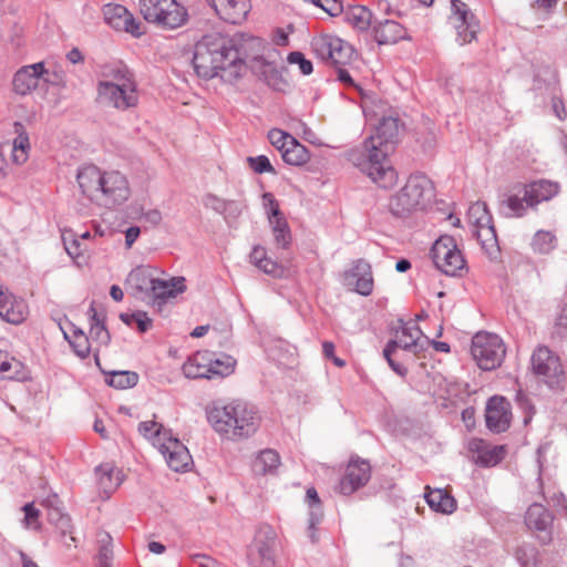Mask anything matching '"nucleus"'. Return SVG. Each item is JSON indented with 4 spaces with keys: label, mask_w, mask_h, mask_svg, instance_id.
<instances>
[{
    "label": "nucleus",
    "mask_w": 567,
    "mask_h": 567,
    "mask_svg": "<svg viewBox=\"0 0 567 567\" xmlns=\"http://www.w3.org/2000/svg\"><path fill=\"white\" fill-rule=\"evenodd\" d=\"M347 21L359 31H368L372 28V12L363 6H353L346 11Z\"/></svg>",
    "instance_id": "ea45409f"
},
{
    "label": "nucleus",
    "mask_w": 567,
    "mask_h": 567,
    "mask_svg": "<svg viewBox=\"0 0 567 567\" xmlns=\"http://www.w3.org/2000/svg\"><path fill=\"white\" fill-rule=\"evenodd\" d=\"M431 255L435 267L447 276H462L465 259L452 236H441L432 246Z\"/></svg>",
    "instance_id": "6e6552de"
},
{
    "label": "nucleus",
    "mask_w": 567,
    "mask_h": 567,
    "mask_svg": "<svg viewBox=\"0 0 567 567\" xmlns=\"http://www.w3.org/2000/svg\"><path fill=\"white\" fill-rule=\"evenodd\" d=\"M206 208L213 209L216 213H224L227 207L226 200L217 197L216 195L208 194L204 197L203 200Z\"/></svg>",
    "instance_id": "bf43d9fd"
},
{
    "label": "nucleus",
    "mask_w": 567,
    "mask_h": 567,
    "mask_svg": "<svg viewBox=\"0 0 567 567\" xmlns=\"http://www.w3.org/2000/svg\"><path fill=\"white\" fill-rule=\"evenodd\" d=\"M529 204L537 207L543 202H548L560 192V185L557 182L548 179H538L524 185Z\"/></svg>",
    "instance_id": "b1692460"
},
{
    "label": "nucleus",
    "mask_w": 567,
    "mask_h": 567,
    "mask_svg": "<svg viewBox=\"0 0 567 567\" xmlns=\"http://www.w3.org/2000/svg\"><path fill=\"white\" fill-rule=\"evenodd\" d=\"M141 229L137 226H132L125 231V245L131 248L135 240L138 238Z\"/></svg>",
    "instance_id": "338daca9"
},
{
    "label": "nucleus",
    "mask_w": 567,
    "mask_h": 567,
    "mask_svg": "<svg viewBox=\"0 0 567 567\" xmlns=\"http://www.w3.org/2000/svg\"><path fill=\"white\" fill-rule=\"evenodd\" d=\"M22 363L16 358H9L4 353H0V372L9 379H19Z\"/></svg>",
    "instance_id": "de8ad7c7"
},
{
    "label": "nucleus",
    "mask_w": 567,
    "mask_h": 567,
    "mask_svg": "<svg viewBox=\"0 0 567 567\" xmlns=\"http://www.w3.org/2000/svg\"><path fill=\"white\" fill-rule=\"evenodd\" d=\"M291 138H293L292 135L279 128H272L268 132V140L270 144L276 147L280 154L287 146H289L288 141Z\"/></svg>",
    "instance_id": "3c124183"
},
{
    "label": "nucleus",
    "mask_w": 567,
    "mask_h": 567,
    "mask_svg": "<svg viewBox=\"0 0 567 567\" xmlns=\"http://www.w3.org/2000/svg\"><path fill=\"white\" fill-rule=\"evenodd\" d=\"M259 426V416L246 403L237 402V411L231 417V432L228 436L243 439L252 435Z\"/></svg>",
    "instance_id": "6ab92c4d"
},
{
    "label": "nucleus",
    "mask_w": 567,
    "mask_h": 567,
    "mask_svg": "<svg viewBox=\"0 0 567 567\" xmlns=\"http://www.w3.org/2000/svg\"><path fill=\"white\" fill-rule=\"evenodd\" d=\"M401 131L400 121L395 117H383L375 133L367 138L360 147L348 153V159L381 188L395 185L398 174L389 155L394 150Z\"/></svg>",
    "instance_id": "f257e3e1"
},
{
    "label": "nucleus",
    "mask_w": 567,
    "mask_h": 567,
    "mask_svg": "<svg viewBox=\"0 0 567 567\" xmlns=\"http://www.w3.org/2000/svg\"><path fill=\"white\" fill-rule=\"evenodd\" d=\"M213 9L224 21L237 24L246 19L250 4L248 0H224Z\"/></svg>",
    "instance_id": "393cba45"
},
{
    "label": "nucleus",
    "mask_w": 567,
    "mask_h": 567,
    "mask_svg": "<svg viewBox=\"0 0 567 567\" xmlns=\"http://www.w3.org/2000/svg\"><path fill=\"white\" fill-rule=\"evenodd\" d=\"M63 244L68 255L75 259L81 255L80 240L72 233L63 234Z\"/></svg>",
    "instance_id": "864d4df0"
},
{
    "label": "nucleus",
    "mask_w": 567,
    "mask_h": 567,
    "mask_svg": "<svg viewBox=\"0 0 567 567\" xmlns=\"http://www.w3.org/2000/svg\"><path fill=\"white\" fill-rule=\"evenodd\" d=\"M236 411L237 402L228 404L216 403L207 409V420L217 433L229 435V432H231V417H234Z\"/></svg>",
    "instance_id": "4be33fe9"
},
{
    "label": "nucleus",
    "mask_w": 567,
    "mask_h": 567,
    "mask_svg": "<svg viewBox=\"0 0 567 567\" xmlns=\"http://www.w3.org/2000/svg\"><path fill=\"white\" fill-rule=\"evenodd\" d=\"M277 536L275 530L265 526L255 535L254 542L248 549V561L252 567L276 566Z\"/></svg>",
    "instance_id": "9b49d317"
},
{
    "label": "nucleus",
    "mask_w": 567,
    "mask_h": 567,
    "mask_svg": "<svg viewBox=\"0 0 567 567\" xmlns=\"http://www.w3.org/2000/svg\"><path fill=\"white\" fill-rule=\"evenodd\" d=\"M105 22L117 31H125L134 37L143 34L142 24L121 4L109 3L103 8Z\"/></svg>",
    "instance_id": "2eb2a0df"
},
{
    "label": "nucleus",
    "mask_w": 567,
    "mask_h": 567,
    "mask_svg": "<svg viewBox=\"0 0 567 567\" xmlns=\"http://www.w3.org/2000/svg\"><path fill=\"white\" fill-rule=\"evenodd\" d=\"M350 276L355 279V291L362 296L371 295L373 290V277L371 266L368 261L359 259L355 261Z\"/></svg>",
    "instance_id": "cd10ccee"
},
{
    "label": "nucleus",
    "mask_w": 567,
    "mask_h": 567,
    "mask_svg": "<svg viewBox=\"0 0 567 567\" xmlns=\"http://www.w3.org/2000/svg\"><path fill=\"white\" fill-rule=\"evenodd\" d=\"M154 279L152 270L148 267L140 266L128 274L126 282L136 292L148 293Z\"/></svg>",
    "instance_id": "e433bc0d"
},
{
    "label": "nucleus",
    "mask_w": 567,
    "mask_h": 567,
    "mask_svg": "<svg viewBox=\"0 0 567 567\" xmlns=\"http://www.w3.org/2000/svg\"><path fill=\"white\" fill-rule=\"evenodd\" d=\"M249 167L257 174L270 173L276 175L277 172L266 155L247 158Z\"/></svg>",
    "instance_id": "09e8293b"
},
{
    "label": "nucleus",
    "mask_w": 567,
    "mask_h": 567,
    "mask_svg": "<svg viewBox=\"0 0 567 567\" xmlns=\"http://www.w3.org/2000/svg\"><path fill=\"white\" fill-rule=\"evenodd\" d=\"M449 23L456 31V41L461 44L471 43L481 30L480 21L468 6L461 0H452Z\"/></svg>",
    "instance_id": "9d476101"
},
{
    "label": "nucleus",
    "mask_w": 567,
    "mask_h": 567,
    "mask_svg": "<svg viewBox=\"0 0 567 567\" xmlns=\"http://www.w3.org/2000/svg\"><path fill=\"white\" fill-rule=\"evenodd\" d=\"M529 246L536 255H549L558 247V238L551 230L539 229L533 235Z\"/></svg>",
    "instance_id": "473e14b6"
},
{
    "label": "nucleus",
    "mask_w": 567,
    "mask_h": 567,
    "mask_svg": "<svg viewBox=\"0 0 567 567\" xmlns=\"http://www.w3.org/2000/svg\"><path fill=\"white\" fill-rule=\"evenodd\" d=\"M275 243L278 247L288 248L291 243V234L289 227L284 229H276L272 231Z\"/></svg>",
    "instance_id": "052dcab7"
},
{
    "label": "nucleus",
    "mask_w": 567,
    "mask_h": 567,
    "mask_svg": "<svg viewBox=\"0 0 567 567\" xmlns=\"http://www.w3.org/2000/svg\"><path fill=\"white\" fill-rule=\"evenodd\" d=\"M207 354L197 352L183 364V373L188 379H209Z\"/></svg>",
    "instance_id": "c9c22d12"
},
{
    "label": "nucleus",
    "mask_w": 567,
    "mask_h": 567,
    "mask_svg": "<svg viewBox=\"0 0 567 567\" xmlns=\"http://www.w3.org/2000/svg\"><path fill=\"white\" fill-rule=\"evenodd\" d=\"M472 228L473 235L477 238L484 249L488 250L496 247L497 238L491 214L472 224Z\"/></svg>",
    "instance_id": "c85d7f7f"
},
{
    "label": "nucleus",
    "mask_w": 567,
    "mask_h": 567,
    "mask_svg": "<svg viewBox=\"0 0 567 567\" xmlns=\"http://www.w3.org/2000/svg\"><path fill=\"white\" fill-rule=\"evenodd\" d=\"M316 54L334 66L346 65L352 60V45L338 37H323L312 43Z\"/></svg>",
    "instance_id": "f8f14e48"
},
{
    "label": "nucleus",
    "mask_w": 567,
    "mask_h": 567,
    "mask_svg": "<svg viewBox=\"0 0 567 567\" xmlns=\"http://www.w3.org/2000/svg\"><path fill=\"white\" fill-rule=\"evenodd\" d=\"M487 427L494 433L505 432L512 421L509 402L503 396H493L488 400L485 411Z\"/></svg>",
    "instance_id": "dca6fc26"
},
{
    "label": "nucleus",
    "mask_w": 567,
    "mask_h": 567,
    "mask_svg": "<svg viewBox=\"0 0 567 567\" xmlns=\"http://www.w3.org/2000/svg\"><path fill=\"white\" fill-rule=\"evenodd\" d=\"M95 474L101 488L105 493H111L121 484L120 472L115 473V466L112 463L101 464L95 468Z\"/></svg>",
    "instance_id": "58836bf2"
},
{
    "label": "nucleus",
    "mask_w": 567,
    "mask_h": 567,
    "mask_svg": "<svg viewBox=\"0 0 567 567\" xmlns=\"http://www.w3.org/2000/svg\"><path fill=\"white\" fill-rule=\"evenodd\" d=\"M90 316V338L101 344L106 346L110 342V332L104 323V316L97 313L94 306L89 308Z\"/></svg>",
    "instance_id": "a19ab883"
},
{
    "label": "nucleus",
    "mask_w": 567,
    "mask_h": 567,
    "mask_svg": "<svg viewBox=\"0 0 567 567\" xmlns=\"http://www.w3.org/2000/svg\"><path fill=\"white\" fill-rule=\"evenodd\" d=\"M488 214H489V212L487 209L486 204L482 203V202H476L473 205H471L468 208V212H467L468 223L472 225Z\"/></svg>",
    "instance_id": "4d7b16f0"
},
{
    "label": "nucleus",
    "mask_w": 567,
    "mask_h": 567,
    "mask_svg": "<svg viewBox=\"0 0 567 567\" xmlns=\"http://www.w3.org/2000/svg\"><path fill=\"white\" fill-rule=\"evenodd\" d=\"M76 178L82 193L105 207L121 205L130 197L128 182L117 171L102 172L89 165L79 171Z\"/></svg>",
    "instance_id": "20e7f679"
},
{
    "label": "nucleus",
    "mask_w": 567,
    "mask_h": 567,
    "mask_svg": "<svg viewBox=\"0 0 567 567\" xmlns=\"http://www.w3.org/2000/svg\"><path fill=\"white\" fill-rule=\"evenodd\" d=\"M427 343L429 339L423 334L419 326L414 322H409L403 324L395 332V338L386 343L383 355L389 357L398 348L417 354L425 349Z\"/></svg>",
    "instance_id": "ddd939ff"
},
{
    "label": "nucleus",
    "mask_w": 567,
    "mask_h": 567,
    "mask_svg": "<svg viewBox=\"0 0 567 567\" xmlns=\"http://www.w3.org/2000/svg\"><path fill=\"white\" fill-rule=\"evenodd\" d=\"M262 204L268 219L282 214L279 207V203L276 200L275 196L271 193H265L262 195Z\"/></svg>",
    "instance_id": "5fc2aeb1"
},
{
    "label": "nucleus",
    "mask_w": 567,
    "mask_h": 567,
    "mask_svg": "<svg viewBox=\"0 0 567 567\" xmlns=\"http://www.w3.org/2000/svg\"><path fill=\"white\" fill-rule=\"evenodd\" d=\"M250 262L258 267L267 258L266 249L262 246H255L250 252Z\"/></svg>",
    "instance_id": "0e129e2a"
},
{
    "label": "nucleus",
    "mask_w": 567,
    "mask_h": 567,
    "mask_svg": "<svg viewBox=\"0 0 567 567\" xmlns=\"http://www.w3.org/2000/svg\"><path fill=\"white\" fill-rule=\"evenodd\" d=\"M168 467L175 472H186L193 465L188 449L176 437L165 440L158 449Z\"/></svg>",
    "instance_id": "f3484780"
},
{
    "label": "nucleus",
    "mask_w": 567,
    "mask_h": 567,
    "mask_svg": "<svg viewBox=\"0 0 567 567\" xmlns=\"http://www.w3.org/2000/svg\"><path fill=\"white\" fill-rule=\"evenodd\" d=\"M433 184L427 176L411 175L400 192L391 197L390 212L398 217H405L421 210L433 197Z\"/></svg>",
    "instance_id": "39448f33"
},
{
    "label": "nucleus",
    "mask_w": 567,
    "mask_h": 567,
    "mask_svg": "<svg viewBox=\"0 0 567 567\" xmlns=\"http://www.w3.org/2000/svg\"><path fill=\"white\" fill-rule=\"evenodd\" d=\"M371 477V466L363 460H351L346 473L338 484V492L342 495H351L364 486Z\"/></svg>",
    "instance_id": "4468645a"
},
{
    "label": "nucleus",
    "mask_w": 567,
    "mask_h": 567,
    "mask_svg": "<svg viewBox=\"0 0 567 567\" xmlns=\"http://www.w3.org/2000/svg\"><path fill=\"white\" fill-rule=\"evenodd\" d=\"M306 498L309 505L308 537L311 543L316 544L319 539L316 526L321 523L323 518V512L316 488H308L306 493Z\"/></svg>",
    "instance_id": "bb28decb"
},
{
    "label": "nucleus",
    "mask_w": 567,
    "mask_h": 567,
    "mask_svg": "<svg viewBox=\"0 0 567 567\" xmlns=\"http://www.w3.org/2000/svg\"><path fill=\"white\" fill-rule=\"evenodd\" d=\"M257 268L275 278H280L285 274L284 267L268 257Z\"/></svg>",
    "instance_id": "6e6d98bb"
},
{
    "label": "nucleus",
    "mask_w": 567,
    "mask_h": 567,
    "mask_svg": "<svg viewBox=\"0 0 567 567\" xmlns=\"http://www.w3.org/2000/svg\"><path fill=\"white\" fill-rule=\"evenodd\" d=\"M505 455L503 446H489L483 442L477 444L476 462L483 466H494L499 463Z\"/></svg>",
    "instance_id": "37998d69"
},
{
    "label": "nucleus",
    "mask_w": 567,
    "mask_h": 567,
    "mask_svg": "<svg viewBox=\"0 0 567 567\" xmlns=\"http://www.w3.org/2000/svg\"><path fill=\"white\" fill-rule=\"evenodd\" d=\"M471 353L482 370L489 371L502 364L506 350L497 334L483 331L473 337Z\"/></svg>",
    "instance_id": "0eeeda50"
},
{
    "label": "nucleus",
    "mask_w": 567,
    "mask_h": 567,
    "mask_svg": "<svg viewBox=\"0 0 567 567\" xmlns=\"http://www.w3.org/2000/svg\"><path fill=\"white\" fill-rule=\"evenodd\" d=\"M287 60L290 64H298L300 72L305 75H309L313 70L311 61L307 60L301 52L289 53Z\"/></svg>",
    "instance_id": "603ef678"
},
{
    "label": "nucleus",
    "mask_w": 567,
    "mask_h": 567,
    "mask_svg": "<svg viewBox=\"0 0 567 567\" xmlns=\"http://www.w3.org/2000/svg\"><path fill=\"white\" fill-rule=\"evenodd\" d=\"M209 367V379L214 377H227L235 370L236 360L228 354H220L216 358H207Z\"/></svg>",
    "instance_id": "79ce46f5"
},
{
    "label": "nucleus",
    "mask_w": 567,
    "mask_h": 567,
    "mask_svg": "<svg viewBox=\"0 0 567 567\" xmlns=\"http://www.w3.org/2000/svg\"><path fill=\"white\" fill-rule=\"evenodd\" d=\"M64 337L69 340L70 346L79 358L85 359L89 357L91 351L90 340L82 330L75 329L71 337L66 333H64Z\"/></svg>",
    "instance_id": "c03bdc74"
},
{
    "label": "nucleus",
    "mask_w": 567,
    "mask_h": 567,
    "mask_svg": "<svg viewBox=\"0 0 567 567\" xmlns=\"http://www.w3.org/2000/svg\"><path fill=\"white\" fill-rule=\"evenodd\" d=\"M22 511L24 512L23 526L29 529H39L41 526L39 520L40 512L34 507L33 503H27Z\"/></svg>",
    "instance_id": "8fccbe9b"
},
{
    "label": "nucleus",
    "mask_w": 567,
    "mask_h": 567,
    "mask_svg": "<svg viewBox=\"0 0 567 567\" xmlns=\"http://www.w3.org/2000/svg\"><path fill=\"white\" fill-rule=\"evenodd\" d=\"M112 558H113L112 549L109 546H102L97 554L99 563L102 566H109Z\"/></svg>",
    "instance_id": "69168bd1"
},
{
    "label": "nucleus",
    "mask_w": 567,
    "mask_h": 567,
    "mask_svg": "<svg viewBox=\"0 0 567 567\" xmlns=\"http://www.w3.org/2000/svg\"><path fill=\"white\" fill-rule=\"evenodd\" d=\"M287 146L282 153L281 158L284 162L291 166H301L310 159L309 151L306 146L300 144L295 137L288 141Z\"/></svg>",
    "instance_id": "4c0bfd02"
},
{
    "label": "nucleus",
    "mask_w": 567,
    "mask_h": 567,
    "mask_svg": "<svg viewBox=\"0 0 567 567\" xmlns=\"http://www.w3.org/2000/svg\"><path fill=\"white\" fill-rule=\"evenodd\" d=\"M121 320L128 327H136L140 332H146L152 327V319L144 311L121 313Z\"/></svg>",
    "instance_id": "49530a36"
},
{
    "label": "nucleus",
    "mask_w": 567,
    "mask_h": 567,
    "mask_svg": "<svg viewBox=\"0 0 567 567\" xmlns=\"http://www.w3.org/2000/svg\"><path fill=\"white\" fill-rule=\"evenodd\" d=\"M525 523L529 529L546 532L553 524V516L545 506L534 503L526 512Z\"/></svg>",
    "instance_id": "c756f323"
},
{
    "label": "nucleus",
    "mask_w": 567,
    "mask_h": 567,
    "mask_svg": "<svg viewBox=\"0 0 567 567\" xmlns=\"http://www.w3.org/2000/svg\"><path fill=\"white\" fill-rule=\"evenodd\" d=\"M280 465L279 454L275 450L261 451L252 462V471L257 475L272 474Z\"/></svg>",
    "instance_id": "f704fd0d"
},
{
    "label": "nucleus",
    "mask_w": 567,
    "mask_h": 567,
    "mask_svg": "<svg viewBox=\"0 0 567 567\" xmlns=\"http://www.w3.org/2000/svg\"><path fill=\"white\" fill-rule=\"evenodd\" d=\"M48 517L51 523H60L62 527H65L69 524V517L63 515L60 505L49 509Z\"/></svg>",
    "instance_id": "680f3d73"
},
{
    "label": "nucleus",
    "mask_w": 567,
    "mask_h": 567,
    "mask_svg": "<svg viewBox=\"0 0 567 567\" xmlns=\"http://www.w3.org/2000/svg\"><path fill=\"white\" fill-rule=\"evenodd\" d=\"M140 12L150 22L167 29L182 27L187 12L176 0H138Z\"/></svg>",
    "instance_id": "423d86ee"
},
{
    "label": "nucleus",
    "mask_w": 567,
    "mask_h": 567,
    "mask_svg": "<svg viewBox=\"0 0 567 567\" xmlns=\"http://www.w3.org/2000/svg\"><path fill=\"white\" fill-rule=\"evenodd\" d=\"M268 221L270 224L272 231H275L276 229H284V228L289 227L288 223L282 214H280L279 216H276V217H271L270 219H268Z\"/></svg>",
    "instance_id": "774afa93"
},
{
    "label": "nucleus",
    "mask_w": 567,
    "mask_h": 567,
    "mask_svg": "<svg viewBox=\"0 0 567 567\" xmlns=\"http://www.w3.org/2000/svg\"><path fill=\"white\" fill-rule=\"evenodd\" d=\"M551 502L557 512L567 519V499L565 495L563 493L554 494Z\"/></svg>",
    "instance_id": "e2e57ef3"
},
{
    "label": "nucleus",
    "mask_w": 567,
    "mask_h": 567,
    "mask_svg": "<svg viewBox=\"0 0 567 567\" xmlns=\"http://www.w3.org/2000/svg\"><path fill=\"white\" fill-rule=\"evenodd\" d=\"M43 62L20 68L13 75L12 87L19 95H27L38 87L40 79L45 73Z\"/></svg>",
    "instance_id": "aec40b11"
},
{
    "label": "nucleus",
    "mask_w": 567,
    "mask_h": 567,
    "mask_svg": "<svg viewBox=\"0 0 567 567\" xmlns=\"http://www.w3.org/2000/svg\"><path fill=\"white\" fill-rule=\"evenodd\" d=\"M372 35L379 45L395 44L410 39L406 28L391 18L374 19Z\"/></svg>",
    "instance_id": "a211bd4d"
},
{
    "label": "nucleus",
    "mask_w": 567,
    "mask_h": 567,
    "mask_svg": "<svg viewBox=\"0 0 567 567\" xmlns=\"http://www.w3.org/2000/svg\"><path fill=\"white\" fill-rule=\"evenodd\" d=\"M311 2L330 16H338L343 9L340 0H311Z\"/></svg>",
    "instance_id": "13d9d810"
},
{
    "label": "nucleus",
    "mask_w": 567,
    "mask_h": 567,
    "mask_svg": "<svg viewBox=\"0 0 567 567\" xmlns=\"http://www.w3.org/2000/svg\"><path fill=\"white\" fill-rule=\"evenodd\" d=\"M535 374L543 378L550 389H560L567 382V375L558 357L547 347H538L532 355Z\"/></svg>",
    "instance_id": "1a4fd4ad"
},
{
    "label": "nucleus",
    "mask_w": 567,
    "mask_h": 567,
    "mask_svg": "<svg viewBox=\"0 0 567 567\" xmlns=\"http://www.w3.org/2000/svg\"><path fill=\"white\" fill-rule=\"evenodd\" d=\"M104 80L97 82L96 101L121 112L130 111L138 105L140 95L134 74L130 69L116 63L103 68Z\"/></svg>",
    "instance_id": "7ed1b4c3"
},
{
    "label": "nucleus",
    "mask_w": 567,
    "mask_h": 567,
    "mask_svg": "<svg viewBox=\"0 0 567 567\" xmlns=\"http://www.w3.org/2000/svg\"><path fill=\"white\" fill-rule=\"evenodd\" d=\"M138 432L156 449L165 443V440L173 436L171 430L165 429L163 424L153 420L141 422L138 424Z\"/></svg>",
    "instance_id": "2f4dec72"
},
{
    "label": "nucleus",
    "mask_w": 567,
    "mask_h": 567,
    "mask_svg": "<svg viewBox=\"0 0 567 567\" xmlns=\"http://www.w3.org/2000/svg\"><path fill=\"white\" fill-rule=\"evenodd\" d=\"M193 66L199 78L219 76L228 83L236 82L246 71L238 50L219 33L206 34L195 44Z\"/></svg>",
    "instance_id": "f03ea898"
},
{
    "label": "nucleus",
    "mask_w": 567,
    "mask_h": 567,
    "mask_svg": "<svg viewBox=\"0 0 567 567\" xmlns=\"http://www.w3.org/2000/svg\"><path fill=\"white\" fill-rule=\"evenodd\" d=\"M529 208H535L529 204L524 186L517 194L507 195L499 205V212L508 218H520L525 216Z\"/></svg>",
    "instance_id": "a878e982"
},
{
    "label": "nucleus",
    "mask_w": 567,
    "mask_h": 567,
    "mask_svg": "<svg viewBox=\"0 0 567 567\" xmlns=\"http://www.w3.org/2000/svg\"><path fill=\"white\" fill-rule=\"evenodd\" d=\"M138 382V374L133 371H113L107 380L109 385L115 389L133 388Z\"/></svg>",
    "instance_id": "a18cd8bd"
},
{
    "label": "nucleus",
    "mask_w": 567,
    "mask_h": 567,
    "mask_svg": "<svg viewBox=\"0 0 567 567\" xmlns=\"http://www.w3.org/2000/svg\"><path fill=\"white\" fill-rule=\"evenodd\" d=\"M425 499L429 506L437 513L452 514L456 508L454 497L441 488L427 492L425 494Z\"/></svg>",
    "instance_id": "72a5a7b5"
},
{
    "label": "nucleus",
    "mask_w": 567,
    "mask_h": 567,
    "mask_svg": "<svg viewBox=\"0 0 567 567\" xmlns=\"http://www.w3.org/2000/svg\"><path fill=\"white\" fill-rule=\"evenodd\" d=\"M13 132L16 134V137L13 140L12 145V161L16 164L21 165L28 161L30 151V140L23 124L20 122H14Z\"/></svg>",
    "instance_id": "7c9ffc66"
},
{
    "label": "nucleus",
    "mask_w": 567,
    "mask_h": 567,
    "mask_svg": "<svg viewBox=\"0 0 567 567\" xmlns=\"http://www.w3.org/2000/svg\"><path fill=\"white\" fill-rule=\"evenodd\" d=\"M29 315L27 302L0 287V317L9 323L20 324Z\"/></svg>",
    "instance_id": "412c9836"
},
{
    "label": "nucleus",
    "mask_w": 567,
    "mask_h": 567,
    "mask_svg": "<svg viewBox=\"0 0 567 567\" xmlns=\"http://www.w3.org/2000/svg\"><path fill=\"white\" fill-rule=\"evenodd\" d=\"M184 281L183 277H173L167 280L155 278L148 292L153 303L161 305L167 299L175 298L185 290Z\"/></svg>",
    "instance_id": "5701e85b"
}]
</instances>
